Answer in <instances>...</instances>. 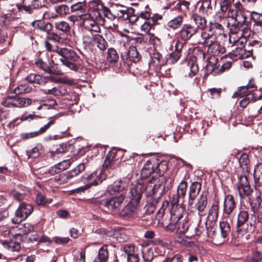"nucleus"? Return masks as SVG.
Segmentation results:
<instances>
[{
    "label": "nucleus",
    "instance_id": "obj_55",
    "mask_svg": "<svg viewBox=\"0 0 262 262\" xmlns=\"http://www.w3.org/2000/svg\"><path fill=\"white\" fill-rule=\"evenodd\" d=\"M67 87L65 85H61L55 87L54 96H66L68 94Z\"/></svg>",
    "mask_w": 262,
    "mask_h": 262
},
{
    "label": "nucleus",
    "instance_id": "obj_46",
    "mask_svg": "<svg viewBox=\"0 0 262 262\" xmlns=\"http://www.w3.org/2000/svg\"><path fill=\"white\" fill-rule=\"evenodd\" d=\"M101 12L104 16L110 20H114L115 19L116 13H115L114 7L112 9L104 6L103 4H101Z\"/></svg>",
    "mask_w": 262,
    "mask_h": 262
},
{
    "label": "nucleus",
    "instance_id": "obj_8",
    "mask_svg": "<svg viewBox=\"0 0 262 262\" xmlns=\"http://www.w3.org/2000/svg\"><path fill=\"white\" fill-rule=\"evenodd\" d=\"M261 193L259 191H256L255 194H251L248 198L251 209L255 213V210L257 206V221L258 223L262 224V199H261Z\"/></svg>",
    "mask_w": 262,
    "mask_h": 262
},
{
    "label": "nucleus",
    "instance_id": "obj_57",
    "mask_svg": "<svg viewBox=\"0 0 262 262\" xmlns=\"http://www.w3.org/2000/svg\"><path fill=\"white\" fill-rule=\"evenodd\" d=\"M3 245H6L8 248L12 251H18L20 248V244L19 243L15 242H5L3 243Z\"/></svg>",
    "mask_w": 262,
    "mask_h": 262
},
{
    "label": "nucleus",
    "instance_id": "obj_35",
    "mask_svg": "<svg viewBox=\"0 0 262 262\" xmlns=\"http://www.w3.org/2000/svg\"><path fill=\"white\" fill-rule=\"evenodd\" d=\"M208 31L212 32L216 36L221 35L224 31V27L221 24L216 21H211L209 23Z\"/></svg>",
    "mask_w": 262,
    "mask_h": 262
},
{
    "label": "nucleus",
    "instance_id": "obj_50",
    "mask_svg": "<svg viewBox=\"0 0 262 262\" xmlns=\"http://www.w3.org/2000/svg\"><path fill=\"white\" fill-rule=\"evenodd\" d=\"M119 55L113 48H110L107 51V59L109 62L115 63L118 61Z\"/></svg>",
    "mask_w": 262,
    "mask_h": 262
},
{
    "label": "nucleus",
    "instance_id": "obj_4",
    "mask_svg": "<svg viewBox=\"0 0 262 262\" xmlns=\"http://www.w3.org/2000/svg\"><path fill=\"white\" fill-rule=\"evenodd\" d=\"M85 168V163L83 161L82 163L78 165L72 170L66 171L64 173H61L56 176L54 180L58 184H63L68 182L74 177L77 176L80 172L83 171Z\"/></svg>",
    "mask_w": 262,
    "mask_h": 262
},
{
    "label": "nucleus",
    "instance_id": "obj_40",
    "mask_svg": "<svg viewBox=\"0 0 262 262\" xmlns=\"http://www.w3.org/2000/svg\"><path fill=\"white\" fill-rule=\"evenodd\" d=\"M100 175V173L98 174L97 171H95L89 175L86 178V180L89 183L88 185L90 186L91 185H97L100 183H101L102 179L101 176Z\"/></svg>",
    "mask_w": 262,
    "mask_h": 262
},
{
    "label": "nucleus",
    "instance_id": "obj_60",
    "mask_svg": "<svg viewBox=\"0 0 262 262\" xmlns=\"http://www.w3.org/2000/svg\"><path fill=\"white\" fill-rule=\"evenodd\" d=\"M206 225V223H205ZM206 226L204 227L203 226H201L200 225H198L197 226L194 227L192 226V229L191 231V234L193 235H200L201 234H203L207 229Z\"/></svg>",
    "mask_w": 262,
    "mask_h": 262
},
{
    "label": "nucleus",
    "instance_id": "obj_63",
    "mask_svg": "<svg viewBox=\"0 0 262 262\" xmlns=\"http://www.w3.org/2000/svg\"><path fill=\"white\" fill-rule=\"evenodd\" d=\"M262 258V253L258 251H255L253 253L252 257H250L248 262H259V260Z\"/></svg>",
    "mask_w": 262,
    "mask_h": 262
},
{
    "label": "nucleus",
    "instance_id": "obj_30",
    "mask_svg": "<svg viewBox=\"0 0 262 262\" xmlns=\"http://www.w3.org/2000/svg\"><path fill=\"white\" fill-rule=\"evenodd\" d=\"M229 221H231L230 217L227 219H225V216H224L223 221L220 223L221 236L224 238L228 236L231 231V227Z\"/></svg>",
    "mask_w": 262,
    "mask_h": 262
},
{
    "label": "nucleus",
    "instance_id": "obj_13",
    "mask_svg": "<svg viewBox=\"0 0 262 262\" xmlns=\"http://www.w3.org/2000/svg\"><path fill=\"white\" fill-rule=\"evenodd\" d=\"M33 207L31 204L21 203L15 212L16 216L20 222L28 217L33 212Z\"/></svg>",
    "mask_w": 262,
    "mask_h": 262
},
{
    "label": "nucleus",
    "instance_id": "obj_27",
    "mask_svg": "<svg viewBox=\"0 0 262 262\" xmlns=\"http://www.w3.org/2000/svg\"><path fill=\"white\" fill-rule=\"evenodd\" d=\"M201 40L198 43L202 44L204 47H206L210 42H212L216 38L215 34L212 32H207L205 29L201 30Z\"/></svg>",
    "mask_w": 262,
    "mask_h": 262
},
{
    "label": "nucleus",
    "instance_id": "obj_44",
    "mask_svg": "<svg viewBox=\"0 0 262 262\" xmlns=\"http://www.w3.org/2000/svg\"><path fill=\"white\" fill-rule=\"evenodd\" d=\"M192 229V226L189 225L187 220H183L178 225L177 232L180 233H185L186 231H189L191 234Z\"/></svg>",
    "mask_w": 262,
    "mask_h": 262
},
{
    "label": "nucleus",
    "instance_id": "obj_12",
    "mask_svg": "<svg viewBox=\"0 0 262 262\" xmlns=\"http://www.w3.org/2000/svg\"><path fill=\"white\" fill-rule=\"evenodd\" d=\"M121 57L123 60L135 63L138 62L141 58L140 54L134 46L130 47L127 50L122 53Z\"/></svg>",
    "mask_w": 262,
    "mask_h": 262
},
{
    "label": "nucleus",
    "instance_id": "obj_15",
    "mask_svg": "<svg viewBox=\"0 0 262 262\" xmlns=\"http://www.w3.org/2000/svg\"><path fill=\"white\" fill-rule=\"evenodd\" d=\"M26 80L31 83L43 85L53 81V78L51 76L43 77L36 73H30L26 77Z\"/></svg>",
    "mask_w": 262,
    "mask_h": 262
},
{
    "label": "nucleus",
    "instance_id": "obj_31",
    "mask_svg": "<svg viewBox=\"0 0 262 262\" xmlns=\"http://www.w3.org/2000/svg\"><path fill=\"white\" fill-rule=\"evenodd\" d=\"M190 18L196 26L195 28H198V31L199 29L202 30L206 28L207 20L205 17L198 14L193 13L191 14Z\"/></svg>",
    "mask_w": 262,
    "mask_h": 262
},
{
    "label": "nucleus",
    "instance_id": "obj_16",
    "mask_svg": "<svg viewBox=\"0 0 262 262\" xmlns=\"http://www.w3.org/2000/svg\"><path fill=\"white\" fill-rule=\"evenodd\" d=\"M235 207V203L233 196L228 194L225 197L224 202V215L225 219L230 217V215L233 212Z\"/></svg>",
    "mask_w": 262,
    "mask_h": 262
},
{
    "label": "nucleus",
    "instance_id": "obj_56",
    "mask_svg": "<svg viewBox=\"0 0 262 262\" xmlns=\"http://www.w3.org/2000/svg\"><path fill=\"white\" fill-rule=\"evenodd\" d=\"M57 29L62 32H67L70 30V27L69 24L64 21L57 22L55 24Z\"/></svg>",
    "mask_w": 262,
    "mask_h": 262
},
{
    "label": "nucleus",
    "instance_id": "obj_22",
    "mask_svg": "<svg viewBox=\"0 0 262 262\" xmlns=\"http://www.w3.org/2000/svg\"><path fill=\"white\" fill-rule=\"evenodd\" d=\"M139 205L130 201L123 209L120 211L119 214L122 217H129L136 212Z\"/></svg>",
    "mask_w": 262,
    "mask_h": 262
},
{
    "label": "nucleus",
    "instance_id": "obj_53",
    "mask_svg": "<svg viewBox=\"0 0 262 262\" xmlns=\"http://www.w3.org/2000/svg\"><path fill=\"white\" fill-rule=\"evenodd\" d=\"M113 159V156L107 155L103 164V169L104 172L107 170H108L109 168L113 169L114 168Z\"/></svg>",
    "mask_w": 262,
    "mask_h": 262
},
{
    "label": "nucleus",
    "instance_id": "obj_28",
    "mask_svg": "<svg viewBox=\"0 0 262 262\" xmlns=\"http://www.w3.org/2000/svg\"><path fill=\"white\" fill-rule=\"evenodd\" d=\"M32 25L34 29L45 32V35L50 32L53 28V26L51 23L41 20L34 21L32 23Z\"/></svg>",
    "mask_w": 262,
    "mask_h": 262
},
{
    "label": "nucleus",
    "instance_id": "obj_42",
    "mask_svg": "<svg viewBox=\"0 0 262 262\" xmlns=\"http://www.w3.org/2000/svg\"><path fill=\"white\" fill-rule=\"evenodd\" d=\"M93 45H96L101 51L105 50L108 46L107 41L99 34H95V39Z\"/></svg>",
    "mask_w": 262,
    "mask_h": 262
},
{
    "label": "nucleus",
    "instance_id": "obj_18",
    "mask_svg": "<svg viewBox=\"0 0 262 262\" xmlns=\"http://www.w3.org/2000/svg\"><path fill=\"white\" fill-rule=\"evenodd\" d=\"M115 13H116L115 18H122L127 20L128 18L127 15L135 13V10L132 8H127L121 5H116V7H114Z\"/></svg>",
    "mask_w": 262,
    "mask_h": 262
},
{
    "label": "nucleus",
    "instance_id": "obj_43",
    "mask_svg": "<svg viewBox=\"0 0 262 262\" xmlns=\"http://www.w3.org/2000/svg\"><path fill=\"white\" fill-rule=\"evenodd\" d=\"M183 22V17L182 15L178 16L170 20L167 24V26L173 30L179 28L182 26Z\"/></svg>",
    "mask_w": 262,
    "mask_h": 262
},
{
    "label": "nucleus",
    "instance_id": "obj_9",
    "mask_svg": "<svg viewBox=\"0 0 262 262\" xmlns=\"http://www.w3.org/2000/svg\"><path fill=\"white\" fill-rule=\"evenodd\" d=\"M236 186L237 190L241 198L251 194V189L246 176H241L238 178V183L236 184Z\"/></svg>",
    "mask_w": 262,
    "mask_h": 262
},
{
    "label": "nucleus",
    "instance_id": "obj_64",
    "mask_svg": "<svg viewBox=\"0 0 262 262\" xmlns=\"http://www.w3.org/2000/svg\"><path fill=\"white\" fill-rule=\"evenodd\" d=\"M183 258L182 256L177 254L172 257H166L162 262H182Z\"/></svg>",
    "mask_w": 262,
    "mask_h": 262
},
{
    "label": "nucleus",
    "instance_id": "obj_6",
    "mask_svg": "<svg viewBox=\"0 0 262 262\" xmlns=\"http://www.w3.org/2000/svg\"><path fill=\"white\" fill-rule=\"evenodd\" d=\"M16 6L19 11H24L32 14L34 9H38L45 6V0H18Z\"/></svg>",
    "mask_w": 262,
    "mask_h": 262
},
{
    "label": "nucleus",
    "instance_id": "obj_34",
    "mask_svg": "<svg viewBox=\"0 0 262 262\" xmlns=\"http://www.w3.org/2000/svg\"><path fill=\"white\" fill-rule=\"evenodd\" d=\"M32 103V100L28 98L19 97L14 96V107H24L30 105Z\"/></svg>",
    "mask_w": 262,
    "mask_h": 262
},
{
    "label": "nucleus",
    "instance_id": "obj_51",
    "mask_svg": "<svg viewBox=\"0 0 262 262\" xmlns=\"http://www.w3.org/2000/svg\"><path fill=\"white\" fill-rule=\"evenodd\" d=\"M212 61H209L206 67V70L208 74H211L215 72L217 68V62L218 59L213 57L211 59Z\"/></svg>",
    "mask_w": 262,
    "mask_h": 262
},
{
    "label": "nucleus",
    "instance_id": "obj_11",
    "mask_svg": "<svg viewBox=\"0 0 262 262\" xmlns=\"http://www.w3.org/2000/svg\"><path fill=\"white\" fill-rule=\"evenodd\" d=\"M144 182L138 183L136 185L132 187L129 191L130 201L140 205V201L142 197V193L144 190Z\"/></svg>",
    "mask_w": 262,
    "mask_h": 262
},
{
    "label": "nucleus",
    "instance_id": "obj_36",
    "mask_svg": "<svg viewBox=\"0 0 262 262\" xmlns=\"http://www.w3.org/2000/svg\"><path fill=\"white\" fill-rule=\"evenodd\" d=\"M164 181L163 178H161V180H159V182H161V183L155 184L154 186L148 185L146 188H144L145 193L148 196H151L156 194L159 189L162 187V183Z\"/></svg>",
    "mask_w": 262,
    "mask_h": 262
},
{
    "label": "nucleus",
    "instance_id": "obj_23",
    "mask_svg": "<svg viewBox=\"0 0 262 262\" xmlns=\"http://www.w3.org/2000/svg\"><path fill=\"white\" fill-rule=\"evenodd\" d=\"M35 65L46 73L53 74L55 75H61L62 72L58 69H54L53 66H49L46 62H45L40 59H37L35 62Z\"/></svg>",
    "mask_w": 262,
    "mask_h": 262
},
{
    "label": "nucleus",
    "instance_id": "obj_21",
    "mask_svg": "<svg viewBox=\"0 0 262 262\" xmlns=\"http://www.w3.org/2000/svg\"><path fill=\"white\" fill-rule=\"evenodd\" d=\"M208 47L207 52L215 57L220 54H224L225 51V48L223 47L216 38L212 42L206 46Z\"/></svg>",
    "mask_w": 262,
    "mask_h": 262
},
{
    "label": "nucleus",
    "instance_id": "obj_32",
    "mask_svg": "<svg viewBox=\"0 0 262 262\" xmlns=\"http://www.w3.org/2000/svg\"><path fill=\"white\" fill-rule=\"evenodd\" d=\"M108 253L106 246H103L98 251V255L94 259V262H107Z\"/></svg>",
    "mask_w": 262,
    "mask_h": 262
},
{
    "label": "nucleus",
    "instance_id": "obj_5",
    "mask_svg": "<svg viewBox=\"0 0 262 262\" xmlns=\"http://www.w3.org/2000/svg\"><path fill=\"white\" fill-rule=\"evenodd\" d=\"M124 199V195L122 193L119 195L112 196L104 200V206L111 214H118Z\"/></svg>",
    "mask_w": 262,
    "mask_h": 262
},
{
    "label": "nucleus",
    "instance_id": "obj_2",
    "mask_svg": "<svg viewBox=\"0 0 262 262\" xmlns=\"http://www.w3.org/2000/svg\"><path fill=\"white\" fill-rule=\"evenodd\" d=\"M62 58L60 61L62 64L69 70L76 72L78 67L76 63L80 59V57L76 51L71 48H61L58 54Z\"/></svg>",
    "mask_w": 262,
    "mask_h": 262
},
{
    "label": "nucleus",
    "instance_id": "obj_1",
    "mask_svg": "<svg viewBox=\"0 0 262 262\" xmlns=\"http://www.w3.org/2000/svg\"><path fill=\"white\" fill-rule=\"evenodd\" d=\"M227 15L229 18L227 27L232 33H237L240 29H243L244 25H248L246 12L239 3H235L233 7L229 9Z\"/></svg>",
    "mask_w": 262,
    "mask_h": 262
},
{
    "label": "nucleus",
    "instance_id": "obj_62",
    "mask_svg": "<svg viewBox=\"0 0 262 262\" xmlns=\"http://www.w3.org/2000/svg\"><path fill=\"white\" fill-rule=\"evenodd\" d=\"M123 249L127 257L137 253L135 246L132 244L125 245Z\"/></svg>",
    "mask_w": 262,
    "mask_h": 262
},
{
    "label": "nucleus",
    "instance_id": "obj_52",
    "mask_svg": "<svg viewBox=\"0 0 262 262\" xmlns=\"http://www.w3.org/2000/svg\"><path fill=\"white\" fill-rule=\"evenodd\" d=\"M251 18L254 23V25L262 27V14L255 11L251 12Z\"/></svg>",
    "mask_w": 262,
    "mask_h": 262
},
{
    "label": "nucleus",
    "instance_id": "obj_24",
    "mask_svg": "<svg viewBox=\"0 0 262 262\" xmlns=\"http://www.w3.org/2000/svg\"><path fill=\"white\" fill-rule=\"evenodd\" d=\"M182 217V215L179 210H175L171 215L170 222L166 226V230L168 231H174L178 229V221Z\"/></svg>",
    "mask_w": 262,
    "mask_h": 262
},
{
    "label": "nucleus",
    "instance_id": "obj_38",
    "mask_svg": "<svg viewBox=\"0 0 262 262\" xmlns=\"http://www.w3.org/2000/svg\"><path fill=\"white\" fill-rule=\"evenodd\" d=\"M98 20H96L95 18H94L91 21L84 23L83 26L86 30L89 31L94 32L96 33L100 32V28L98 23L96 22V21Z\"/></svg>",
    "mask_w": 262,
    "mask_h": 262
},
{
    "label": "nucleus",
    "instance_id": "obj_29",
    "mask_svg": "<svg viewBox=\"0 0 262 262\" xmlns=\"http://www.w3.org/2000/svg\"><path fill=\"white\" fill-rule=\"evenodd\" d=\"M155 160V172L157 174V179H159L167 170L168 169V163L166 161H162L159 163L158 162V160ZM160 178V180H161Z\"/></svg>",
    "mask_w": 262,
    "mask_h": 262
},
{
    "label": "nucleus",
    "instance_id": "obj_14",
    "mask_svg": "<svg viewBox=\"0 0 262 262\" xmlns=\"http://www.w3.org/2000/svg\"><path fill=\"white\" fill-rule=\"evenodd\" d=\"M174 51L169 55L167 59V62L170 64H174L177 62L182 56V50L184 47V42H180L178 39L175 43Z\"/></svg>",
    "mask_w": 262,
    "mask_h": 262
},
{
    "label": "nucleus",
    "instance_id": "obj_20",
    "mask_svg": "<svg viewBox=\"0 0 262 262\" xmlns=\"http://www.w3.org/2000/svg\"><path fill=\"white\" fill-rule=\"evenodd\" d=\"M202 188V185L198 182H193L191 183L189 187L188 192V204L192 205L193 204L194 200L200 193Z\"/></svg>",
    "mask_w": 262,
    "mask_h": 262
},
{
    "label": "nucleus",
    "instance_id": "obj_33",
    "mask_svg": "<svg viewBox=\"0 0 262 262\" xmlns=\"http://www.w3.org/2000/svg\"><path fill=\"white\" fill-rule=\"evenodd\" d=\"M54 10L57 14H53L51 16L52 18H56L58 15L64 16L70 12V9L68 6L61 4L54 7Z\"/></svg>",
    "mask_w": 262,
    "mask_h": 262
},
{
    "label": "nucleus",
    "instance_id": "obj_10",
    "mask_svg": "<svg viewBox=\"0 0 262 262\" xmlns=\"http://www.w3.org/2000/svg\"><path fill=\"white\" fill-rule=\"evenodd\" d=\"M198 32V28H195L189 24H185L179 32V36L180 42H184V46L186 45V41L189 40L194 34Z\"/></svg>",
    "mask_w": 262,
    "mask_h": 262
},
{
    "label": "nucleus",
    "instance_id": "obj_58",
    "mask_svg": "<svg viewBox=\"0 0 262 262\" xmlns=\"http://www.w3.org/2000/svg\"><path fill=\"white\" fill-rule=\"evenodd\" d=\"M47 40L50 42H52L54 43L59 42L61 39V37L58 34L55 33L49 32L46 35Z\"/></svg>",
    "mask_w": 262,
    "mask_h": 262
},
{
    "label": "nucleus",
    "instance_id": "obj_41",
    "mask_svg": "<svg viewBox=\"0 0 262 262\" xmlns=\"http://www.w3.org/2000/svg\"><path fill=\"white\" fill-rule=\"evenodd\" d=\"M32 90V88L27 83L19 84L13 91L16 95H22L29 93Z\"/></svg>",
    "mask_w": 262,
    "mask_h": 262
},
{
    "label": "nucleus",
    "instance_id": "obj_7",
    "mask_svg": "<svg viewBox=\"0 0 262 262\" xmlns=\"http://www.w3.org/2000/svg\"><path fill=\"white\" fill-rule=\"evenodd\" d=\"M155 160H148L144 164L141 172V179L146 181L147 183H155L157 179V174L155 172Z\"/></svg>",
    "mask_w": 262,
    "mask_h": 262
},
{
    "label": "nucleus",
    "instance_id": "obj_39",
    "mask_svg": "<svg viewBox=\"0 0 262 262\" xmlns=\"http://www.w3.org/2000/svg\"><path fill=\"white\" fill-rule=\"evenodd\" d=\"M253 177L255 183L258 186L262 184V164L256 165L254 170Z\"/></svg>",
    "mask_w": 262,
    "mask_h": 262
},
{
    "label": "nucleus",
    "instance_id": "obj_37",
    "mask_svg": "<svg viewBox=\"0 0 262 262\" xmlns=\"http://www.w3.org/2000/svg\"><path fill=\"white\" fill-rule=\"evenodd\" d=\"M243 97V99L239 102V105L243 108L246 107L251 101L257 100L252 92H246Z\"/></svg>",
    "mask_w": 262,
    "mask_h": 262
},
{
    "label": "nucleus",
    "instance_id": "obj_25",
    "mask_svg": "<svg viewBox=\"0 0 262 262\" xmlns=\"http://www.w3.org/2000/svg\"><path fill=\"white\" fill-rule=\"evenodd\" d=\"M207 204V195L204 193L201 195L198 199L195 206L198 210V214L200 216L205 215V210Z\"/></svg>",
    "mask_w": 262,
    "mask_h": 262
},
{
    "label": "nucleus",
    "instance_id": "obj_54",
    "mask_svg": "<svg viewBox=\"0 0 262 262\" xmlns=\"http://www.w3.org/2000/svg\"><path fill=\"white\" fill-rule=\"evenodd\" d=\"M45 46L48 51L56 53L58 54L59 53V50L61 48L59 47L57 43L48 40L45 42Z\"/></svg>",
    "mask_w": 262,
    "mask_h": 262
},
{
    "label": "nucleus",
    "instance_id": "obj_45",
    "mask_svg": "<svg viewBox=\"0 0 262 262\" xmlns=\"http://www.w3.org/2000/svg\"><path fill=\"white\" fill-rule=\"evenodd\" d=\"M219 205L213 204L209 210L207 219L211 222L215 221L218 217Z\"/></svg>",
    "mask_w": 262,
    "mask_h": 262
},
{
    "label": "nucleus",
    "instance_id": "obj_47",
    "mask_svg": "<svg viewBox=\"0 0 262 262\" xmlns=\"http://www.w3.org/2000/svg\"><path fill=\"white\" fill-rule=\"evenodd\" d=\"M152 29H154V26L148 20H145L140 27L141 34H148L152 36L154 34L150 33Z\"/></svg>",
    "mask_w": 262,
    "mask_h": 262
},
{
    "label": "nucleus",
    "instance_id": "obj_19",
    "mask_svg": "<svg viewBox=\"0 0 262 262\" xmlns=\"http://www.w3.org/2000/svg\"><path fill=\"white\" fill-rule=\"evenodd\" d=\"M187 188V183L185 181H181L177 188V193L171 198V202L173 205H177L180 198H184L186 195Z\"/></svg>",
    "mask_w": 262,
    "mask_h": 262
},
{
    "label": "nucleus",
    "instance_id": "obj_59",
    "mask_svg": "<svg viewBox=\"0 0 262 262\" xmlns=\"http://www.w3.org/2000/svg\"><path fill=\"white\" fill-rule=\"evenodd\" d=\"M95 39V34L92 35H85L82 37V42L85 46L93 45Z\"/></svg>",
    "mask_w": 262,
    "mask_h": 262
},
{
    "label": "nucleus",
    "instance_id": "obj_3",
    "mask_svg": "<svg viewBox=\"0 0 262 262\" xmlns=\"http://www.w3.org/2000/svg\"><path fill=\"white\" fill-rule=\"evenodd\" d=\"M249 218V213L247 211L241 210L237 216V223L236 225V232L238 237L245 235L249 230L254 231L255 227L252 223L249 225L248 223Z\"/></svg>",
    "mask_w": 262,
    "mask_h": 262
},
{
    "label": "nucleus",
    "instance_id": "obj_48",
    "mask_svg": "<svg viewBox=\"0 0 262 262\" xmlns=\"http://www.w3.org/2000/svg\"><path fill=\"white\" fill-rule=\"evenodd\" d=\"M190 3L188 1H186L185 0H180L179 2H178L174 8L176 10H178L183 13H186L189 10V9Z\"/></svg>",
    "mask_w": 262,
    "mask_h": 262
},
{
    "label": "nucleus",
    "instance_id": "obj_61",
    "mask_svg": "<svg viewBox=\"0 0 262 262\" xmlns=\"http://www.w3.org/2000/svg\"><path fill=\"white\" fill-rule=\"evenodd\" d=\"M66 99L72 102L71 104H77L79 101V96L74 92L68 93Z\"/></svg>",
    "mask_w": 262,
    "mask_h": 262
},
{
    "label": "nucleus",
    "instance_id": "obj_26",
    "mask_svg": "<svg viewBox=\"0 0 262 262\" xmlns=\"http://www.w3.org/2000/svg\"><path fill=\"white\" fill-rule=\"evenodd\" d=\"M80 18L82 21V24L84 23L91 21L95 18L96 20H101L102 15L100 10L98 9H93L89 13L83 14L80 15Z\"/></svg>",
    "mask_w": 262,
    "mask_h": 262
},
{
    "label": "nucleus",
    "instance_id": "obj_49",
    "mask_svg": "<svg viewBox=\"0 0 262 262\" xmlns=\"http://www.w3.org/2000/svg\"><path fill=\"white\" fill-rule=\"evenodd\" d=\"M70 9L72 12L83 13L86 10V5L84 3L77 2L72 5Z\"/></svg>",
    "mask_w": 262,
    "mask_h": 262
},
{
    "label": "nucleus",
    "instance_id": "obj_17",
    "mask_svg": "<svg viewBox=\"0 0 262 262\" xmlns=\"http://www.w3.org/2000/svg\"><path fill=\"white\" fill-rule=\"evenodd\" d=\"M126 187L125 183L121 181L114 182L112 184L108 185L105 191L106 195H113L117 193H123V191Z\"/></svg>",
    "mask_w": 262,
    "mask_h": 262
}]
</instances>
